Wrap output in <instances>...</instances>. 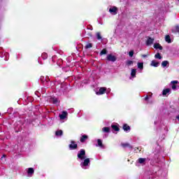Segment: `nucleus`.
<instances>
[{
    "instance_id": "obj_1",
    "label": "nucleus",
    "mask_w": 179,
    "mask_h": 179,
    "mask_svg": "<svg viewBox=\"0 0 179 179\" xmlns=\"http://www.w3.org/2000/svg\"><path fill=\"white\" fill-rule=\"evenodd\" d=\"M77 156L78 159H80V160L85 159V156H86V151L85 150V149H81L78 153Z\"/></svg>"
},
{
    "instance_id": "obj_2",
    "label": "nucleus",
    "mask_w": 179,
    "mask_h": 179,
    "mask_svg": "<svg viewBox=\"0 0 179 179\" xmlns=\"http://www.w3.org/2000/svg\"><path fill=\"white\" fill-rule=\"evenodd\" d=\"M69 148L70 150H76V149H78V144L76 143V141H71V144L69 145Z\"/></svg>"
},
{
    "instance_id": "obj_3",
    "label": "nucleus",
    "mask_w": 179,
    "mask_h": 179,
    "mask_svg": "<svg viewBox=\"0 0 179 179\" xmlns=\"http://www.w3.org/2000/svg\"><path fill=\"white\" fill-rule=\"evenodd\" d=\"M106 59L107 61H110V62H115V61H117V57L111 54H109L107 55Z\"/></svg>"
},
{
    "instance_id": "obj_4",
    "label": "nucleus",
    "mask_w": 179,
    "mask_h": 179,
    "mask_svg": "<svg viewBox=\"0 0 179 179\" xmlns=\"http://www.w3.org/2000/svg\"><path fill=\"white\" fill-rule=\"evenodd\" d=\"M109 12L112 15H117L118 13V8L116 6H113L109 9Z\"/></svg>"
},
{
    "instance_id": "obj_5",
    "label": "nucleus",
    "mask_w": 179,
    "mask_h": 179,
    "mask_svg": "<svg viewBox=\"0 0 179 179\" xmlns=\"http://www.w3.org/2000/svg\"><path fill=\"white\" fill-rule=\"evenodd\" d=\"M155 41V38H152L150 37H148L146 41V45H152L153 44V42Z\"/></svg>"
},
{
    "instance_id": "obj_6",
    "label": "nucleus",
    "mask_w": 179,
    "mask_h": 179,
    "mask_svg": "<svg viewBox=\"0 0 179 179\" xmlns=\"http://www.w3.org/2000/svg\"><path fill=\"white\" fill-rule=\"evenodd\" d=\"M87 139H89V136L87 135H83L80 137V141L81 142V143H85V142H86Z\"/></svg>"
},
{
    "instance_id": "obj_7",
    "label": "nucleus",
    "mask_w": 179,
    "mask_h": 179,
    "mask_svg": "<svg viewBox=\"0 0 179 179\" xmlns=\"http://www.w3.org/2000/svg\"><path fill=\"white\" fill-rule=\"evenodd\" d=\"M68 116V112L63 111L61 115H59L60 120H65Z\"/></svg>"
},
{
    "instance_id": "obj_8",
    "label": "nucleus",
    "mask_w": 179,
    "mask_h": 179,
    "mask_svg": "<svg viewBox=\"0 0 179 179\" xmlns=\"http://www.w3.org/2000/svg\"><path fill=\"white\" fill-rule=\"evenodd\" d=\"M106 91H107V88H106V87H101L99 89V92H96V94H104V93H106Z\"/></svg>"
},
{
    "instance_id": "obj_9",
    "label": "nucleus",
    "mask_w": 179,
    "mask_h": 179,
    "mask_svg": "<svg viewBox=\"0 0 179 179\" xmlns=\"http://www.w3.org/2000/svg\"><path fill=\"white\" fill-rule=\"evenodd\" d=\"M122 128L125 132H128V131H131V127H129V125H128L127 124H123Z\"/></svg>"
},
{
    "instance_id": "obj_10",
    "label": "nucleus",
    "mask_w": 179,
    "mask_h": 179,
    "mask_svg": "<svg viewBox=\"0 0 179 179\" xmlns=\"http://www.w3.org/2000/svg\"><path fill=\"white\" fill-rule=\"evenodd\" d=\"M171 83L172 84L171 85V87H172V90H176L177 89V83H178V81L177 80H173V81H171Z\"/></svg>"
},
{
    "instance_id": "obj_11",
    "label": "nucleus",
    "mask_w": 179,
    "mask_h": 179,
    "mask_svg": "<svg viewBox=\"0 0 179 179\" xmlns=\"http://www.w3.org/2000/svg\"><path fill=\"white\" fill-rule=\"evenodd\" d=\"M27 174H28V176H30V177H31V176H33V174H34V169L28 168Z\"/></svg>"
},
{
    "instance_id": "obj_12",
    "label": "nucleus",
    "mask_w": 179,
    "mask_h": 179,
    "mask_svg": "<svg viewBox=\"0 0 179 179\" xmlns=\"http://www.w3.org/2000/svg\"><path fill=\"white\" fill-rule=\"evenodd\" d=\"M111 128H112V129H113V131H115V132H120V127H118V125L112 124V125H111Z\"/></svg>"
},
{
    "instance_id": "obj_13",
    "label": "nucleus",
    "mask_w": 179,
    "mask_h": 179,
    "mask_svg": "<svg viewBox=\"0 0 179 179\" xmlns=\"http://www.w3.org/2000/svg\"><path fill=\"white\" fill-rule=\"evenodd\" d=\"M121 146L122 148H129V149H132V145H131V144L128 143H122Z\"/></svg>"
},
{
    "instance_id": "obj_14",
    "label": "nucleus",
    "mask_w": 179,
    "mask_h": 179,
    "mask_svg": "<svg viewBox=\"0 0 179 179\" xmlns=\"http://www.w3.org/2000/svg\"><path fill=\"white\" fill-rule=\"evenodd\" d=\"M89 163H90V159L87 158L84 160L83 166H84V167H86L87 166H89Z\"/></svg>"
},
{
    "instance_id": "obj_15",
    "label": "nucleus",
    "mask_w": 179,
    "mask_h": 179,
    "mask_svg": "<svg viewBox=\"0 0 179 179\" xmlns=\"http://www.w3.org/2000/svg\"><path fill=\"white\" fill-rule=\"evenodd\" d=\"M159 62H155V60H152L150 65L151 66H155V68H157V66H159Z\"/></svg>"
},
{
    "instance_id": "obj_16",
    "label": "nucleus",
    "mask_w": 179,
    "mask_h": 179,
    "mask_svg": "<svg viewBox=\"0 0 179 179\" xmlns=\"http://www.w3.org/2000/svg\"><path fill=\"white\" fill-rule=\"evenodd\" d=\"M154 48L156 50H163V46L160 45L159 43H155Z\"/></svg>"
},
{
    "instance_id": "obj_17",
    "label": "nucleus",
    "mask_w": 179,
    "mask_h": 179,
    "mask_svg": "<svg viewBox=\"0 0 179 179\" xmlns=\"http://www.w3.org/2000/svg\"><path fill=\"white\" fill-rule=\"evenodd\" d=\"M131 78L136 77V69H131Z\"/></svg>"
},
{
    "instance_id": "obj_18",
    "label": "nucleus",
    "mask_w": 179,
    "mask_h": 179,
    "mask_svg": "<svg viewBox=\"0 0 179 179\" xmlns=\"http://www.w3.org/2000/svg\"><path fill=\"white\" fill-rule=\"evenodd\" d=\"M171 90H170L169 88H166V89H165V90H163V91H162V94H163L164 96H166V94H167L168 93H170Z\"/></svg>"
},
{
    "instance_id": "obj_19",
    "label": "nucleus",
    "mask_w": 179,
    "mask_h": 179,
    "mask_svg": "<svg viewBox=\"0 0 179 179\" xmlns=\"http://www.w3.org/2000/svg\"><path fill=\"white\" fill-rule=\"evenodd\" d=\"M165 41H166V43H168L169 44L171 43V38L170 37V35H166L165 36Z\"/></svg>"
},
{
    "instance_id": "obj_20",
    "label": "nucleus",
    "mask_w": 179,
    "mask_h": 179,
    "mask_svg": "<svg viewBox=\"0 0 179 179\" xmlns=\"http://www.w3.org/2000/svg\"><path fill=\"white\" fill-rule=\"evenodd\" d=\"M64 132L62 131V130H58L55 132V135L56 136H62Z\"/></svg>"
},
{
    "instance_id": "obj_21",
    "label": "nucleus",
    "mask_w": 179,
    "mask_h": 179,
    "mask_svg": "<svg viewBox=\"0 0 179 179\" xmlns=\"http://www.w3.org/2000/svg\"><path fill=\"white\" fill-rule=\"evenodd\" d=\"M145 162H146V158H139L138 159V163H139L140 164H143Z\"/></svg>"
},
{
    "instance_id": "obj_22",
    "label": "nucleus",
    "mask_w": 179,
    "mask_h": 179,
    "mask_svg": "<svg viewBox=\"0 0 179 179\" xmlns=\"http://www.w3.org/2000/svg\"><path fill=\"white\" fill-rule=\"evenodd\" d=\"M169 61H167V60L163 61L162 62V66L163 68H166V66H167V65H169Z\"/></svg>"
},
{
    "instance_id": "obj_23",
    "label": "nucleus",
    "mask_w": 179,
    "mask_h": 179,
    "mask_svg": "<svg viewBox=\"0 0 179 179\" xmlns=\"http://www.w3.org/2000/svg\"><path fill=\"white\" fill-rule=\"evenodd\" d=\"M97 143L99 148H104V145H103V141L101 139L97 140Z\"/></svg>"
},
{
    "instance_id": "obj_24",
    "label": "nucleus",
    "mask_w": 179,
    "mask_h": 179,
    "mask_svg": "<svg viewBox=\"0 0 179 179\" xmlns=\"http://www.w3.org/2000/svg\"><path fill=\"white\" fill-rule=\"evenodd\" d=\"M93 47V43H88L85 46V50H89V48H92Z\"/></svg>"
},
{
    "instance_id": "obj_25",
    "label": "nucleus",
    "mask_w": 179,
    "mask_h": 179,
    "mask_svg": "<svg viewBox=\"0 0 179 179\" xmlns=\"http://www.w3.org/2000/svg\"><path fill=\"white\" fill-rule=\"evenodd\" d=\"M103 132L108 134L110 132V127H105L102 129Z\"/></svg>"
},
{
    "instance_id": "obj_26",
    "label": "nucleus",
    "mask_w": 179,
    "mask_h": 179,
    "mask_svg": "<svg viewBox=\"0 0 179 179\" xmlns=\"http://www.w3.org/2000/svg\"><path fill=\"white\" fill-rule=\"evenodd\" d=\"M99 54L100 55H106L107 54V49H103Z\"/></svg>"
},
{
    "instance_id": "obj_27",
    "label": "nucleus",
    "mask_w": 179,
    "mask_h": 179,
    "mask_svg": "<svg viewBox=\"0 0 179 179\" xmlns=\"http://www.w3.org/2000/svg\"><path fill=\"white\" fill-rule=\"evenodd\" d=\"M138 69H143V62H138Z\"/></svg>"
},
{
    "instance_id": "obj_28",
    "label": "nucleus",
    "mask_w": 179,
    "mask_h": 179,
    "mask_svg": "<svg viewBox=\"0 0 179 179\" xmlns=\"http://www.w3.org/2000/svg\"><path fill=\"white\" fill-rule=\"evenodd\" d=\"M155 58H156L157 59H162V55H160V53H157L155 55Z\"/></svg>"
},
{
    "instance_id": "obj_29",
    "label": "nucleus",
    "mask_w": 179,
    "mask_h": 179,
    "mask_svg": "<svg viewBox=\"0 0 179 179\" xmlns=\"http://www.w3.org/2000/svg\"><path fill=\"white\" fill-rule=\"evenodd\" d=\"M96 38L97 40H101V34L100 32H96Z\"/></svg>"
},
{
    "instance_id": "obj_30",
    "label": "nucleus",
    "mask_w": 179,
    "mask_h": 179,
    "mask_svg": "<svg viewBox=\"0 0 179 179\" xmlns=\"http://www.w3.org/2000/svg\"><path fill=\"white\" fill-rule=\"evenodd\" d=\"M132 64H134V61L131 60H127L126 62V65H127V66H130V65H132Z\"/></svg>"
},
{
    "instance_id": "obj_31",
    "label": "nucleus",
    "mask_w": 179,
    "mask_h": 179,
    "mask_svg": "<svg viewBox=\"0 0 179 179\" xmlns=\"http://www.w3.org/2000/svg\"><path fill=\"white\" fill-rule=\"evenodd\" d=\"M129 57H134V50H131V51L129 52Z\"/></svg>"
},
{
    "instance_id": "obj_32",
    "label": "nucleus",
    "mask_w": 179,
    "mask_h": 179,
    "mask_svg": "<svg viewBox=\"0 0 179 179\" xmlns=\"http://www.w3.org/2000/svg\"><path fill=\"white\" fill-rule=\"evenodd\" d=\"M53 104H57L58 103V99H54L52 101Z\"/></svg>"
},
{
    "instance_id": "obj_33",
    "label": "nucleus",
    "mask_w": 179,
    "mask_h": 179,
    "mask_svg": "<svg viewBox=\"0 0 179 179\" xmlns=\"http://www.w3.org/2000/svg\"><path fill=\"white\" fill-rule=\"evenodd\" d=\"M145 100L146 101H148V100H149V96H146L145 97Z\"/></svg>"
},
{
    "instance_id": "obj_34",
    "label": "nucleus",
    "mask_w": 179,
    "mask_h": 179,
    "mask_svg": "<svg viewBox=\"0 0 179 179\" xmlns=\"http://www.w3.org/2000/svg\"><path fill=\"white\" fill-rule=\"evenodd\" d=\"M42 57H45V58H47L48 55H47V54L43 53V54L42 55Z\"/></svg>"
},
{
    "instance_id": "obj_35",
    "label": "nucleus",
    "mask_w": 179,
    "mask_h": 179,
    "mask_svg": "<svg viewBox=\"0 0 179 179\" xmlns=\"http://www.w3.org/2000/svg\"><path fill=\"white\" fill-rule=\"evenodd\" d=\"M176 30H179V26L178 25L176 26Z\"/></svg>"
},
{
    "instance_id": "obj_36",
    "label": "nucleus",
    "mask_w": 179,
    "mask_h": 179,
    "mask_svg": "<svg viewBox=\"0 0 179 179\" xmlns=\"http://www.w3.org/2000/svg\"><path fill=\"white\" fill-rule=\"evenodd\" d=\"M142 57H143V58H146V57H148V55H142Z\"/></svg>"
},
{
    "instance_id": "obj_37",
    "label": "nucleus",
    "mask_w": 179,
    "mask_h": 179,
    "mask_svg": "<svg viewBox=\"0 0 179 179\" xmlns=\"http://www.w3.org/2000/svg\"><path fill=\"white\" fill-rule=\"evenodd\" d=\"M176 120H179V115L176 116Z\"/></svg>"
},
{
    "instance_id": "obj_38",
    "label": "nucleus",
    "mask_w": 179,
    "mask_h": 179,
    "mask_svg": "<svg viewBox=\"0 0 179 179\" xmlns=\"http://www.w3.org/2000/svg\"><path fill=\"white\" fill-rule=\"evenodd\" d=\"M2 157H6V155H3Z\"/></svg>"
},
{
    "instance_id": "obj_39",
    "label": "nucleus",
    "mask_w": 179,
    "mask_h": 179,
    "mask_svg": "<svg viewBox=\"0 0 179 179\" xmlns=\"http://www.w3.org/2000/svg\"><path fill=\"white\" fill-rule=\"evenodd\" d=\"M2 157H6V155H3Z\"/></svg>"
},
{
    "instance_id": "obj_40",
    "label": "nucleus",
    "mask_w": 179,
    "mask_h": 179,
    "mask_svg": "<svg viewBox=\"0 0 179 179\" xmlns=\"http://www.w3.org/2000/svg\"><path fill=\"white\" fill-rule=\"evenodd\" d=\"M41 80H43V79L41 78Z\"/></svg>"
},
{
    "instance_id": "obj_41",
    "label": "nucleus",
    "mask_w": 179,
    "mask_h": 179,
    "mask_svg": "<svg viewBox=\"0 0 179 179\" xmlns=\"http://www.w3.org/2000/svg\"><path fill=\"white\" fill-rule=\"evenodd\" d=\"M178 2H179V0H178Z\"/></svg>"
}]
</instances>
